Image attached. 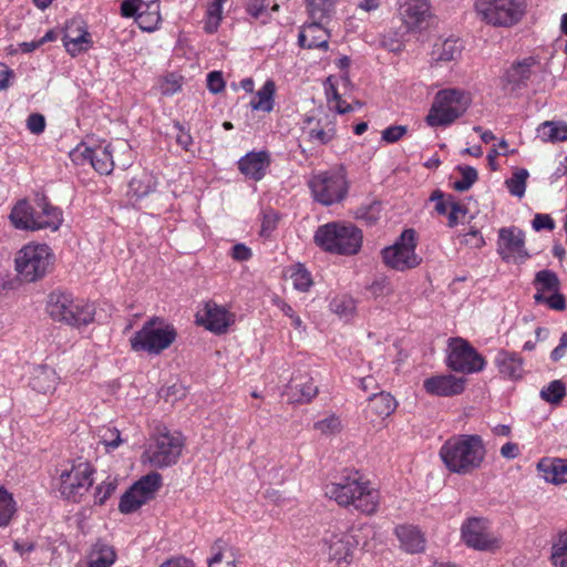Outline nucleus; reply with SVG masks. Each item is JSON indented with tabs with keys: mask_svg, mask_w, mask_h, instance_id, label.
<instances>
[{
	"mask_svg": "<svg viewBox=\"0 0 567 567\" xmlns=\"http://www.w3.org/2000/svg\"><path fill=\"white\" fill-rule=\"evenodd\" d=\"M159 567H195L193 561L185 557H174L165 560Z\"/></svg>",
	"mask_w": 567,
	"mask_h": 567,
	"instance_id": "obj_64",
	"label": "nucleus"
},
{
	"mask_svg": "<svg viewBox=\"0 0 567 567\" xmlns=\"http://www.w3.org/2000/svg\"><path fill=\"white\" fill-rule=\"evenodd\" d=\"M184 440L177 432L167 429L158 430L143 453V461L157 468L168 467L177 463L182 455Z\"/></svg>",
	"mask_w": 567,
	"mask_h": 567,
	"instance_id": "obj_8",
	"label": "nucleus"
},
{
	"mask_svg": "<svg viewBox=\"0 0 567 567\" xmlns=\"http://www.w3.org/2000/svg\"><path fill=\"white\" fill-rule=\"evenodd\" d=\"M62 40L66 51L72 56L86 51L91 44L90 33L86 30L85 23L79 19H72L66 22Z\"/></svg>",
	"mask_w": 567,
	"mask_h": 567,
	"instance_id": "obj_24",
	"label": "nucleus"
},
{
	"mask_svg": "<svg viewBox=\"0 0 567 567\" xmlns=\"http://www.w3.org/2000/svg\"><path fill=\"white\" fill-rule=\"evenodd\" d=\"M395 535L398 536L402 547L409 553H420L425 547V539L415 526L401 525L395 528Z\"/></svg>",
	"mask_w": 567,
	"mask_h": 567,
	"instance_id": "obj_31",
	"label": "nucleus"
},
{
	"mask_svg": "<svg viewBox=\"0 0 567 567\" xmlns=\"http://www.w3.org/2000/svg\"><path fill=\"white\" fill-rule=\"evenodd\" d=\"M16 270L28 282L43 278L54 264V255L45 244L24 245L16 255Z\"/></svg>",
	"mask_w": 567,
	"mask_h": 567,
	"instance_id": "obj_7",
	"label": "nucleus"
},
{
	"mask_svg": "<svg viewBox=\"0 0 567 567\" xmlns=\"http://www.w3.org/2000/svg\"><path fill=\"white\" fill-rule=\"evenodd\" d=\"M468 97L463 91L442 90L435 95L434 102L426 116L430 126H445L465 113Z\"/></svg>",
	"mask_w": 567,
	"mask_h": 567,
	"instance_id": "obj_9",
	"label": "nucleus"
},
{
	"mask_svg": "<svg viewBox=\"0 0 567 567\" xmlns=\"http://www.w3.org/2000/svg\"><path fill=\"white\" fill-rule=\"evenodd\" d=\"M537 66H539V61L535 56H526L514 61L502 76L503 89L512 93L526 89L536 74Z\"/></svg>",
	"mask_w": 567,
	"mask_h": 567,
	"instance_id": "obj_18",
	"label": "nucleus"
},
{
	"mask_svg": "<svg viewBox=\"0 0 567 567\" xmlns=\"http://www.w3.org/2000/svg\"><path fill=\"white\" fill-rule=\"evenodd\" d=\"M308 142L313 145H326L336 137V121L333 116H307L302 126Z\"/></svg>",
	"mask_w": 567,
	"mask_h": 567,
	"instance_id": "obj_22",
	"label": "nucleus"
},
{
	"mask_svg": "<svg viewBox=\"0 0 567 567\" xmlns=\"http://www.w3.org/2000/svg\"><path fill=\"white\" fill-rule=\"evenodd\" d=\"M462 538L468 547L478 550L498 547V539L491 533L488 522L484 518L467 519L462 526Z\"/></svg>",
	"mask_w": 567,
	"mask_h": 567,
	"instance_id": "obj_19",
	"label": "nucleus"
},
{
	"mask_svg": "<svg viewBox=\"0 0 567 567\" xmlns=\"http://www.w3.org/2000/svg\"><path fill=\"white\" fill-rule=\"evenodd\" d=\"M223 542H216L214 549L217 551L214 556L208 560V567H236L234 564V555L230 549H223Z\"/></svg>",
	"mask_w": 567,
	"mask_h": 567,
	"instance_id": "obj_46",
	"label": "nucleus"
},
{
	"mask_svg": "<svg viewBox=\"0 0 567 567\" xmlns=\"http://www.w3.org/2000/svg\"><path fill=\"white\" fill-rule=\"evenodd\" d=\"M395 408L396 401L394 398L389 393L380 392L369 398L367 412L383 419L389 416Z\"/></svg>",
	"mask_w": 567,
	"mask_h": 567,
	"instance_id": "obj_37",
	"label": "nucleus"
},
{
	"mask_svg": "<svg viewBox=\"0 0 567 567\" xmlns=\"http://www.w3.org/2000/svg\"><path fill=\"white\" fill-rule=\"evenodd\" d=\"M207 87L214 94H218L225 89V81L220 71H212L207 74Z\"/></svg>",
	"mask_w": 567,
	"mask_h": 567,
	"instance_id": "obj_58",
	"label": "nucleus"
},
{
	"mask_svg": "<svg viewBox=\"0 0 567 567\" xmlns=\"http://www.w3.org/2000/svg\"><path fill=\"white\" fill-rule=\"evenodd\" d=\"M308 185L313 198L324 206L340 203L348 194V182L341 172L318 173L309 179Z\"/></svg>",
	"mask_w": 567,
	"mask_h": 567,
	"instance_id": "obj_11",
	"label": "nucleus"
},
{
	"mask_svg": "<svg viewBox=\"0 0 567 567\" xmlns=\"http://www.w3.org/2000/svg\"><path fill=\"white\" fill-rule=\"evenodd\" d=\"M533 286L536 290L534 300L537 305H546L549 309L556 311L566 309V299L560 293V280L555 271L549 269L537 271Z\"/></svg>",
	"mask_w": 567,
	"mask_h": 567,
	"instance_id": "obj_17",
	"label": "nucleus"
},
{
	"mask_svg": "<svg viewBox=\"0 0 567 567\" xmlns=\"http://www.w3.org/2000/svg\"><path fill=\"white\" fill-rule=\"evenodd\" d=\"M58 375L55 371L48 365H39L34 369L30 385L39 393H50L55 390Z\"/></svg>",
	"mask_w": 567,
	"mask_h": 567,
	"instance_id": "obj_33",
	"label": "nucleus"
},
{
	"mask_svg": "<svg viewBox=\"0 0 567 567\" xmlns=\"http://www.w3.org/2000/svg\"><path fill=\"white\" fill-rule=\"evenodd\" d=\"M551 561L555 567H567V532L560 534L553 545Z\"/></svg>",
	"mask_w": 567,
	"mask_h": 567,
	"instance_id": "obj_47",
	"label": "nucleus"
},
{
	"mask_svg": "<svg viewBox=\"0 0 567 567\" xmlns=\"http://www.w3.org/2000/svg\"><path fill=\"white\" fill-rule=\"evenodd\" d=\"M100 439L106 451H113L122 443L121 433L115 427L104 429L101 432Z\"/></svg>",
	"mask_w": 567,
	"mask_h": 567,
	"instance_id": "obj_52",
	"label": "nucleus"
},
{
	"mask_svg": "<svg viewBox=\"0 0 567 567\" xmlns=\"http://www.w3.org/2000/svg\"><path fill=\"white\" fill-rule=\"evenodd\" d=\"M93 468L87 462L72 464L70 470L60 474V493L73 502H78L93 484Z\"/></svg>",
	"mask_w": 567,
	"mask_h": 567,
	"instance_id": "obj_16",
	"label": "nucleus"
},
{
	"mask_svg": "<svg viewBox=\"0 0 567 567\" xmlns=\"http://www.w3.org/2000/svg\"><path fill=\"white\" fill-rule=\"evenodd\" d=\"M497 246L498 254L506 261L524 260L528 257L524 233L516 227L501 228Z\"/></svg>",
	"mask_w": 567,
	"mask_h": 567,
	"instance_id": "obj_21",
	"label": "nucleus"
},
{
	"mask_svg": "<svg viewBox=\"0 0 567 567\" xmlns=\"http://www.w3.org/2000/svg\"><path fill=\"white\" fill-rule=\"evenodd\" d=\"M382 206L380 202L373 200L367 205H362L357 209L358 219L364 220L367 224H374L381 216Z\"/></svg>",
	"mask_w": 567,
	"mask_h": 567,
	"instance_id": "obj_50",
	"label": "nucleus"
},
{
	"mask_svg": "<svg viewBox=\"0 0 567 567\" xmlns=\"http://www.w3.org/2000/svg\"><path fill=\"white\" fill-rule=\"evenodd\" d=\"M475 10L482 21L494 27L516 24L524 13L523 0H476Z\"/></svg>",
	"mask_w": 567,
	"mask_h": 567,
	"instance_id": "obj_10",
	"label": "nucleus"
},
{
	"mask_svg": "<svg viewBox=\"0 0 567 567\" xmlns=\"http://www.w3.org/2000/svg\"><path fill=\"white\" fill-rule=\"evenodd\" d=\"M162 486V476L152 472L135 482L121 497L118 509L123 514L137 511L142 505L155 497Z\"/></svg>",
	"mask_w": 567,
	"mask_h": 567,
	"instance_id": "obj_15",
	"label": "nucleus"
},
{
	"mask_svg": "<svg viewBox=\"0 0 567 567\" xmlns=\"http://www.w3.org/2000/svg\"><path fill=\"white\" fill-rule=\"evenodd\" d=\"M115 489L116 482L114 480L102 482L95 489V503L100 505L104 504Z\"/></svg>",
	"mask_w": 567,
	"mask_h": 567,
	"instance_id": "obj_54",
	"label": "nucleus"
},
{
	"mask_svg": "<svg viewBox=\"0 0 567 567\" xmlns=\"http://www.w3.org/2000/svg\"><path fill=\"white\" fill-rule=\"evenodd\" d=\"M495 362L501 373L508 378L518 379L524 373L523 359L515 352L501 350L496 355Z\"/></svg>",
	"mask_w": 567,
	"mask_h": 567,
	"instance_id": "obj_32",
	"label": "nucleus"
},
{
	"mask_svg": "<svg viewBox=\"0 0 567 567\" xmlns=\"http://www.w3.org/2000/svg\"><path fill=\"white\" fill-rule=\"evenodd\" d=\"M324 494L340 506H353L364 514H373L379 505V492L369 482L361 481L358 473L341 477L326 485Z\"/></svg>",
	"mask_w": 567,
	"mask_h": 567,
	"instance_id": "obj_2",
	"label": "nucleus"
},
{
	"mask_svg": "<svg viewBox=\"0 0 567 567\" xmlns=\"http://www.w3.org/2000/svg\"><path fill=\"white\" fill-rule=\"evenodd\" d=\"M315 243L322 250L338 255H354L362 245V231L352 224L332 221L315 233Z\"/></svg>",
	"mask_w": 567,
	"mask_h": 567,
	"instance_id": "obj_4",
	"label": "nucleus"
},
{
	"mask_svg": "<svg viewBox=\"0 0 567 567\" xmlns=\"http://www.w3.org/2000/svg\"><path fill=\"white\" fill-rule=\"evenodd\" d=\"M408 132L405 125H391L382 131V141L385 143H395L400 141Z\"/></svg>",
	"mask_w": 567,
	"mask_h": 567,
	"instance_id": "obj_55",
	"label": "nucleus"
},
{
	"mask_svg": "<svg viewBox=\"0 0 567 567\" xmlns=\"http://www.w3.org/2000/svg\"><path fill=\"white\" fill-rule=\"evenodd\" d=\"M117 554L111 544L97 539L92 544L86 555L87 567H112L116 561Z\"/></svg>",
	"mask_w": 567,
	"mask_h": 567,
	"instance_id": "obj_29",
	"label": "nucleus"
},
{
	"mask_svg": "<svg viewBox=\"0 0 567 567\" xmlns=\"http://www.w3.org/2000/svg\"><path fill=\"white\" fill-rule=\"evenodd\" d=\"M197 322L217 334L226 332L233 322L231 315L215 302H206L203 313H197Z\"/></svg>",
	"mask_w": 567,
	"mask_h": 567,
	"instance_id": "obj_25",
	"label": "nucleus"
},
{
	"mask_svg": "<svg viewBox=\"0 0 567 567\" xmlns=\"http://www.w3.org/2000/svg\"><path fill=\"white\" fill-rule=\"evenodd\" d=\"M529 173L525 168L516 169L511 178L505 184L511 195L522 198L526 190V181Z\"/></svg>",
	"mask_w": 567,
	"mask_h": 567,
	"instance_id": "obj_43",
	"label": "nucleus"
},
{
	"mask_svg": "<svg viewBox=\"0 0 567 567\" xmlns=\"http://www.w3.org/2000/svg\"><path fill=\"white\" fill-rule=\"evenodd\" d=\"M546 482L559 485L567 483V458H544L537 464Z\"/></svg>",
	"mask_w": 567,
	"mask_h": 567,
	"instance_id": "obj_30",
	"label": "nucleus"
},
{
	"mask_svg": "<svg viewBox=\"0 0 567 567\" xmlns=\"http://www.w3.org/2000/svg\"><path fill=\"white\" fill-rule=\"evenodd\" d=\"M532 225L536 231H539L542 229H547L551 231L555 228L554 219L547 214H536L532 221Z\"/></svg>",
	"mask_w": 567,
	"mask_h": 567,
	"instance_id": "obj_60",
	"label": "nucleus"
},
{
	"mask_svg": "<svg viewBox=\"0 0 567 567\" xmlns=\"http://www.w3.org/2000/svg\"><path fill=\"white\" fill-rule=\"evenodd\" d=\"M278 217L274 213H268L264 215L262 224H261V235L269 236L277 226Z\"/></svg>",
	"mask_w": 567,
	"mask_h": 567,
	"instance_id": "obj_63",
	"label": "nucleus"
},
{
	"mask_svg": "<svg viewBox=\"0 0 567 567\" xmlns=\"http://www.w3.org/2000/svg\"><path fill=\"white\" fill-rule=\"evenodd\" d=\"M447 218H449V223L447 225L450 227H454L458 224V220L460 218L462 217H465L466 215V209L463 208L458 203L456 202H451L450 204V209L447 212Z\"/></svg>",
	"mask_w": 567,
	"mask_h": 567,
	"instance_id": "obj_61",
	"label": "nucleus"
},
{
	"mask_svg": "<svg viewBox=\"0 0 567 567\" xmlns=\"http://www.w3.org/2000/svg\"><path fill=\"white\" fill-rule=\"evenodd\" d=\"M290 277H291L293 287L297 290L308 291L309 288L312 286V279H311L310 272L300 264L295 267Z\"/></svg>",
	"mask_w": 567,
	"mask_h": 567,
	"instance_id": "obj_51",
	"label": "nucleus"
},
{
	"mask_svg": "<svg viewBox=\"0 0 567 567\" xmlns=\"http://www.w3.org/2000/svg\"><path fill=\"white\" fill-rule=\"evenodd\" d=\"M276 84L272 80H267L262 87L257 91L255 99L250 101V107L254 111L269 113L274 110V96Z\"/></svg>",
	"mask_w": 567,
	"mask_h": 567,
	"instance_id": "obj_38",
	"label": "nucleus"
},
{
	"mask_svg": "<svg viewBox=\"0 0 567 567\" xmlns=\"http://www.w3.org/2000/svg\"><path fill=\"white\" fill-rule=\"evenodd\" d=\"M16 512L17 505L12 494L0 486V527H7Z\"/></svg>",
	"mask_w": 567,
	"mask_h": 567,
	"instance_id": "obj_42",
	"label": "nucleus"
},
{
	"mask_svg": "<svg viewBox=\"0 0 567 567\" xmlns=\"http://www.w3.org/2000/svg\"><path fill=\"white\" fill-rule=\"evenodd\" d=\"M318 393V386L313 384L311 380L305 382H298L297 379H292L287 385L286 395L293 403H308Z\"/></svg>",
	"mask_w": 567,
	"mask_h": 567,
	"instance_id": "obj_34",
	"label": "nucleus"
},
{
	"mask_svg": "<svg viewBox=\"0 0 567 567\" xmlns=\"http://www.w3.org/2000/svg\"><path fill=\"white\" fill-rule=\"evenodd\" d=\"M400 14L409 30H422L431 18L430 0H401Z\"/></svg>",
	"mask_w": 567,
	"mask_h": 567,
	"instance_id": "obj_23",
	"label": "nucleus"
},
{
	"mask_svg": "<svg viewBox=\"0 0 567 567\" xmlns=\"http://www.w3.org/2000/svg\"><path fill=\"white\" fill-rule=\"evenodd\" d=\"M27 127L30 130V132L34 134L42 133L45 128L44 116L39 113H33L29 115L27 120Z\"/></svg>",
	"mask_w": 567,
	"mask_h": 567,
	"instance_id": "obj_62",
	"label": "nucleus"
},
{
	"mask_svg": "<svg viewBox=\"0 0 567 567\" xmlns=\"http://www.w3.org/2000/svg\"><path fill=\"white\" fill-rule=\"evenodd\" d=\"M423 388L431 395H458L464 391L465 379L457 378L453 374L434 375L424 380Z\"/></svg>",
	"mask_w": 567,
	"mask_h": 567,
	"instance_id": "obj_26",
	"label": "nucleus"
},
{
	"mask_svg": "<svg viewBox=\"0 0 567 567\" xmlns=\"http://www.w3.org/2000/svg\"><path fill=\"white\" fill-rule=\"evenodd\" d=\"M71 157L76 164L89 162L101 175L111 174L116 166L107 145L105 147L91 148L82 144L71 153Z\"/></svg>",
	"mask_w": 567,
	"mask_h": 567,
	"instance_id": "obj_20",
	"label": "nucleus"
},
{
	"mask_svg": "<svg viewBox=\"0 0 567 567\" xmlns=\"http://www.w3.org/2000/svg\"><path fill=\"white\" fill-rule=\"evenodd\" d=\"M109 150L115 159V165L125 169L132 165L133 151L127 141L117 138L107 144Z\"/></svg>",
	"mask_w": 567,
	"mask_h": 567,
	"instance_id": "obj_40",
	"label": "nucleus"
},
{
	"mask_svg": "<svg viewBox=\"0 0 567 567\" xmlns=\"http://www.w3.org/2000/svg\"><path fill=\"white\" fill-rule=\"evenodd\" d=\"M537 136L545 143L567 141V124L560 121H546L537 127Z\"/></svg>",
	"mask_w": 567,
	"mask_h": 567,
	"instance_id": "obj_36",
	"label": "nucleus"
},
{
	"mask_svg": "<svg viewBox=\"0 0 567 567\" xmlns=\"http://www.w3.org/2000/svg\"><path fill=\"white\" fill-rule=\"evenodd\" d=\"M10 220L18 229L38 230L50 228L55 231L62 224V212L47 202L44 197L38 198L37 207L28 200H19L10 213Z\"/></svg>",
	"mask_w": 567,
	"mask_h": 567,
	"instance_id": "obj_3",
	"label": "nucleus"
},
{
	"mask_svg": "<svg viewBox=\"0 0 567 567\" xmlns=\"http://www.w3.org/2000/svg\"><path fill=\"white\" fill-rule=\"evenodd\" d=\"M158 8L157 2H151L137 14L136 23L143 31L152 32L157 29L161 22Z\"/></svg>",
	"mask_w": 567,
	"mask_h": 567,
	"instance_id": "obj_41",
	"label": "nucleus"
},
{
	"mask_svg": "<svg viewBox=\"0 0 567 567\" xmlns=\"http://www.w3.org/2000/svg\"><path fill=\"white\" fill-rule=\"evenodd\" d=\"M157 185L156 177L147 172H143L141 175L131 179L128 184L130 193L142 198L155 190Z\"/></svg>",
	"mask_w": 567,
	"mask_h": 567,
	"instance_id": "obj_39",
	"label": "nucleus"
},
{
	"mask_svg": "<svg viewBox=\"0 0 567 567\" xmlns=\"http://www.w3.org/2000/svg\"><path fill=\"white\" fill-rule=\"evenodd\" d=\"M175 328L163 318L152 317L144 322L143 327L130 339L132 350L159 354L171 347L176 340Z\"/></svg>",
	"mask_w": 567,
	"mask_h": 567,
	"instance_id": "obj_6",
	"label": "nucleus"
},
{
	"mask_svg": "<svg viewBox=\"0 0 567 567\" xmlns=\"http://www.w3.org/2000/svg\"><path fill=\"white\" fill-rule=\"evenodd\" d=\"M330 308L341 319L348 320L355 311V302L349 297L336 298L331 301Z\"/></svg>",
	"mask_w": 567,
	"mask_h": 567,
	"instance_id": "obj_49",
	"label": "nucleus"
},
{
	"mask_svg": "<svg viewBox=\"0 0 567 567\" xmlns=\"http://www.w3.org/2000/svg\"><path fill=\"white\" fill-rule=\"evenodd\" d=\"M369 290L372 293V296L375 298L385 297V296H390L391 293H393V288L390 284V281L386 279H380V280L373 281L370 285Z\"/></svg>",
	"mask_w": 567,
	"mask_h": 567,
	"instance_id": "obj_56",
	"label": "nucleus"
},
{
	"mask_svg": "<svg viewBox=\"0 0 567 567\" xmlns=\"http://www.w3.org/2000/svg\"><path fill=\"white\" fill-rule=\"evenodd\" d=\"M485 455L483 439L477 434L454 435L440 449V457L446 468L460 475H467L480 468Z\"/></svg>",
	"mask_w": 567,
	"mask_h": 567,
	"instance_id": "obj_1",
	"label": "nucleus"
},
{
	"mask_svg": "<svg viewBox=\"0 0 567 567\" xmlns=\"http://www.w3.org/2000/svg\"><path fill=\"white\" fill-rule=\"evenodd\" d=\"M415 247L414 229H405L392 246L382 250L383 261L388 267L399 271L414 268L420 264Z\"/></svg>",
	"mask_w": 567,
	"mask_h": 567,
	"instance_id": "obj_13",
	"label": "nucleus"
},
{
	"mask_svg": "<svg viewBox=\"0 0 567 567\" xmlns=\"http://www.w3.org/2000/svg\"><path fill=\"white\" fill-rule=\"evenodd\" d=\"M142 0H123L121 4V14L124 18H135L142 11Z\"/></svg>",
	"mask_w": 567,
	"mask_h": 567,
	"instance_id": "obj_59",
	"label": "nucleus"
},
{
	"mask_svg": "<svg viewBox=\"0 0 567 567\" xmlns=\"http://www.w3.org/2000/svg\"><path fill=\"white\" fill-rule=\"evenodd\" d=\"M269 165L270 156L268 152H249L239 159L238 169L246 177L254 181H260L265 176Z\"/></svg>",
	"mask_w": 567,
	"mask_h": 567,
	"instance_id": "obj_27",
	"label": "nucleus"
},
{
	"mask_svg": "<svg viewBox=\"0 0 567 567\" xmlns=\"http://www.w3.org/2000/svg\"><path fill=\"white\" fill-rule=\"evenodd\" d=\"M47 311L54 321L79 328L94 320L95 307L85 300L74 299L69 292L52 291L48 296Z\"/></svg>",
	"mask_w": 567,
	"mask_h": 567,
	"instance_id": "obj_5",
	"label": "nucleus"
},
{
	"mask_svg": "<svg viewBox=\"0 0 567 567\" xmlns=\"http://www.w3.org/2000/svg\"><path fill=\"white\" fill-rule=\"evenodd\" d=\"M174 128L176 130V143L182 146L185 151H189V147L193 145V137L188 130L179 123H174Z\"/></svg>",
	"mask_w": 567,
	"mask_h": 567,
	"instance_id": "obj_57",
	"label": "nucleus"
},
{
	"mask_svg": "<svg viewBox=\"0 0 567 567\" xmlns=\"http://www.w3.org/2000/svg\"><path fill=\"white\" fill-rule=\"evenodd\" d=\"M329 33L322 27V21L313 20L306 24L298 35V43L306 49H323L328 50Z\"/></svg>",
	"mask_w": 567,
	"mask_h": 567,
	"instance_id": "obj_28",
	"label": "nucleus"
},
{
	"mask_svg": "<svg viewBox=\"0 0 567 567\" xmlns=\"http://www.w3.org/2000/svg\"><path fill=\"white\" fill-rule=\"evenodd\" d=\"M566 394L565 384L560 380L551 381L546 388L540 391L543 400L549 403H559Z\"/></svg>",
	"mask_w": 567,
	"mask_h": 567,
	"instance_id": "obj_48",
	"label": "nucleus"
},
{
	"mask_svg": "<svg viewBox=\"0 0 567 567\" xmlns=\"http://www.w3.org/2000/svg\"><path fill=\"white\" fill-rule=\"evenodd\" d=\"M310 17L323 21L334 8L336 0H306Z\"/></svg>",
	"mask_w": 567,
	"mask_h": 567,
	"instance_id": "obj_44",
	"label": "nucleus"
},
{
	"mask_svg": "<svg viewBox=\"0 0 567 567\" xmlns=\"http://www.w3.org/2000/svg\"><path fill=\"white\" fill-rule=\"evenodd\" d=\"M446 365L455 372L474 373L484 369L485 360L465 339L451 338Z\"/></svg>",
	"mask_w": 567,
	"mask_h": 567,
	"instance_id": "obj_14",
	"label": "nucleus"
},
{
	"mask_svg": "<svg viewBox=\"0 0 567 567\" xmlns=\"http://www.w3.org/2000/svg\"><path fill=\"white\" fill-rule=\"evenodd\" d=\"M457 171L461 173L462 178L460 181L454 182L453 188L457 192H466L477 181V171L474 167L467 165L457 166Z\"/></svg>",
	"mask_w": 567,
	"mask_h": 567,
	"instance_id": "obj_45",
	"label": "nucleus"
},
{
	"mask_svg": "<svg viewBox=\"0 0 567 567\" xmlns=\"http://www.w3.org/2000/svg\"><path fill=\"white\" fill-rule=\"evenodd\" d=\"M315 429L324 435L336 434L341 430V421L336 415H330L315 423Z\"/></svg>",
	"mask_w": 567,
	"mask_h": 567,
	"instance_id": "obj_53",
	"label": "nucleus"
},
{
	"mask_svg": "<svg viewBox=\"0 0 567 567\" xmlns=\"http://www.w3.org/2000/svg\"><path fill=\"white\" fill-rule=\"evenodd\" d=\"M464 49L460 39L449 38L434 44L433 59L441 62L456 61Z\"/></svg>",
	"mask_w": 567,
	"mask_h": 567,
	"instance_id": "obj_35",
	"label": "nucleus"
},
{
	"mask_svg": "<svg viewBox=\"0 0 567 567\" xmlns=\"http://www.w3.org/2000/svg\"><path fill=\"white\" fill-rule=\"evenodd\" d=\"M322 542L323 551L337 567H348L352 561L354 549L359 545L354 529L341 530L337 527L328 529Z\"/></svg>",
	"mask_w": 567,
	"mask_h": 567,
	"instance_id": "obj_12",
	"label": "nucleus"
}]
</instances>
